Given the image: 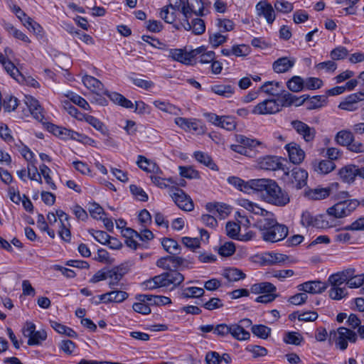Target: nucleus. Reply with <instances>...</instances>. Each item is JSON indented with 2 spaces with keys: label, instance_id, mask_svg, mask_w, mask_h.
I'll return each mask as SVG.
<instances>
[{
  "label": "nucleus",
  "instance_id": "nucleus-53",
  "mask_svg": "<svg viewBox=\"0 0 364 364\" xmlns=\"http://www.w3.org/2000/svg\"><path fill=\"white\" fill-rule=\"evenodd\" d=\"M88 205L90 215L95 219L101 220L102 215L105 214L103 208L96 203H90Z\"/></svg>",
  "mask_w": 364,
  "mask_h": 364
},
{
  "label": "nucleus",
  "instance_id": "nucleus-6",
  "mask_svg": "<svg viewBox=\"0 0 364 364\" xmlns=\"http://www.w3.org/2000/svg\"><path fill=\"white\" fill-rule=\"evenodd\" d=\"M349 197L347 191H342L338 194V199L341 200L326 210V218H343L349 215L360 205L358 200H346Z\"/></svg>",
  "mask_w": 364,
  "mask_h": 364
},
{
  "label": "nucleus",
  "instance_id": "nucleus-10",
  "mask_svg": "<svg viewBox=\"0 0 364 364\" xmlns=\"http://www.w3.org/2000/svg\"><path fill=\"white\" fill-rule=\"evenodd\" d=\"M284 175L297 189L302 188L307 183L308 173L301 168L294 167L290 171L285 168Z\"/></svg>",
  "mask_w": 364,
  "mask_h": 364
},
{
  "label": "nucleus",
  "instance_id": "nucleus-54",
  "mask_svg": "<svg viewBox=\"0 0 364 364\" xmlns=\"http://www.w3.org/2000/svg\"><path fill=\"white\" fill-rule=\"evenodd\" d=\"M226 233L230 237L237 240L240 234V226L234 222H228L225 227Z\"/></svg>",
  "mask_w": 364,
  "mask_h": 364
},
{
  "label": "nucleus",
  "instance_id": "nucleus-44",
  "mask_svg": "<svg viewBox=\"0 0 364 364\" xmlns=\"http://www.w3.org/2000/svg\"><path fill=\"white\" fill-rule=\"evenodd\" d=\"M46 338L47 333L45 330L36 331L35 333L28 338L27 343L28 346H38Z\"/></svg>",
  "mask_w": 364,
  "mask_h": 364
},
{
  "label": "nucleus",
  "instance_id": "nucleus-57",
  "mask_svg": "<svg viewBox=\"0 0 364 364\" xmlns=\"http://www.w3.org/2000/svg\"><path fill=\"white\" fill-rule=\"evenodd\" d=\"M218 127L228 131L234 130L236 127V122L233 117L230 116H221Z\"/></svg>",
  "mask_w": 364,
  "mask_h": 364
},
{
  "label": "nucleus",
  "instance_id": "nucleus-50",
  "mask_svg": "<svg viewBox=\"0 0 364 364\" xmlns=\"http://www.w3.org/2000/svg\"><path fill=\"white\" fill-rule=\"evenodd\" d=\"M169 9H171L169 5L162 8L161 11L160 12V16L162 19L164 20L165 22H166L168 23H172L173 21H175V20L176 18V10L171 9V11H170Z\"/></svg>",
  "mask_w": 364,
  "mask_h": 364
},
{
  "label": "nucleus",
  "instance_id": "nucleus-52",
  "mask_svg": "<svg viewBox=\"0 0 364 364\" xmlns=\"http://www.w3.org/2000/svg\"><path fill=\"white\" fill-rule=\"evenodd\" d=\"M41 174L43 175L46 183L49 186V188L52 190L56 189V186L53 182L51 176H50V169L46 164H42L39 167Z\"/></svg>",
  "mask_w": 364,
  "mask_h": 364
},
{
  "label": "nucleus",
  "instance_id": "nucleus-37",
  "mask_svg": "<svg viewBox=\"0 0 364 364\" xmlns=\"http://www.w3.org/2000/svg\"><path fill=\"white\" fill-rule=\"evenodd\" d=\"M223 276L229 282H237L245 278V274L237 268H228L224 270Z\"/></svg>",
  "mask_w": 364,
  "mask_h": 364
},
{
  "label": "nucleus",
  "instance_id": "nucleus-31",
  "mask_svg": "<svg viewBox=\"0 0 364 364\" xmlns=\"http://www.w3.org/2000/svg\"><path fill=\"white\" fill-rule=\"evenodd\" d=\"M12 147L19 151L22 156L28 161L29 164L36 161L34 159V154L33 151L20 140H18L16 143H14V145Z\"/></svg>",
  "mask_w": 364,
  "mask_h": 364
},
{
  "label": "nucleus",
  "instance_id": "nucleus-47",
  "mask_svg": "<svg viewBox=\"0 0 364 364\" xmlns=\"http://www.w3.org/2000/svg\"><path fill=\"white\" fill-rule=\"evenodd\" d=\"M228 40V36L223 35L220 32H215L210 34L209 42L213 48H217L225 43Z\"/></svg>",
  "mask_w": 364,
  "mask_h": 364
},
{
  "label": "nucleus",
  "instance_id": "nucleus-35",
  "mask_svg": "<svg viewBox=\"0 0 364 364\" xmlns=\"http://www.w3.org/2000/svg\"><path fill=\"white\" fill-rule=\"evenodd\" d=\"M194 158L199 163L205 165L212 170L217 169L216 164L213 162L212 158L206 153L197 151L193 154Z\"/></svg>",
  "mask_w": 364,
  "mask_h": 364
},
{
  "label": "nucleus",
  "instance_id": "nucleus-27",
  "mask_svg": "<svg viewBox=\"0 0 364 364\" xmlns=\"http://www.w3.org/2000/svg\"><path fill=\"white\" fill-rule=\"evenodd\" d=\"M262 166L267 170L281 169L284 172V166L279 162V159L275 156H267L262 161Z\"/></svg>",
  "mask_w": 364,
  "mask_h": 364
},
{
  "label": "nucleus",
  "instance_id": "nucleus-38",
  "mask_svg": "<svg viewBox=\"0 0 364 364\" xmlns=\"http://www.w3.org/2000/svg\"><path fill=\"white\" fill-rule=\"evenodd\" d=\"M259 90L267 94L276 96L279 94L281 90V83L279 82L268 81L260 87Z\"/></svg>",
  "mask_w": 364,
  "mask_h": 364
},
{
  "label": "nucleus",
  "instance_id": "nucleus-43",
  "mask_svg": "<svg viewBox=\"0 0 364 364\" xmlns=\"http://www.w3.org/2000/svg\"><path fill=\"white\" fill-rule=\"evenodd\" d=\"M161 244L164 250L171 255H176L179 252L180 247L173 239L164 238Z\"/></svg>",
  "mask_w": 364,
  "mask_h": 364
},
{
  "label": "nucleus",
  "instance_id": "nucleus-40",
  "mask_svg": "<svg viewBox=\"0 0 364 364\" xmlns=\"http://www.w3.org/2000/svg\"><path fill=\"white\" fill-rule=\"evenodd\" d=\"M356 96L348 95L344 101L341 102L338 107L341 109L352 112L358 109V102L355 100Z\"/></svg>",
  "mask_w": 364,
  "mask_h": 364
},
{
  "label": "nucleus",
  "instance_id": "nucleus-34",
  "mask_svg": "<svg viewBox=\"0 0 364 364\" xmlns=\"http://www.w3.org/2000/svg\"><path fill=\"white\" fill-rule=\"evenodd\" d=\"M336 167L335 164L328 160H322L314 164V170L318 174H327L332 171Z\"/></svg>",
  "mask_w": 364,
  "mask_h": 364
},
{
  "label": "nucleus",
  "instance_id": "nucleus-22",
  "mask_svg": "<svg viewBox=\"0 0 364 364\" xmlns=\"http://www.w3.org/2000/svg\"><path fill=\"white\" fill-rule=\"evenodd\" d=\"M250 291L256 294H275L277 287L271 282H263L252 285Z\"/></svg>",
  "mask_w": 364,
  "mask_h": 364
},
{
  "label": "nucleus",
  "instance_id": "nucleus-63",
  "mask_svg": "<svg viewBox=\"0 0 364 364\" xmlns=\"http://www.w3.org/2000/svg\"><path fill=\"white\" fill-rule=\"evenodd\" d=\"M0 137L6 141L11 146L14 145L17 141L13 138L10 134V130L6 125H0Z\"/></svg>",
  "mask_w": 364,
  "mask_h": 364
},
{
  "label": "nucleus",
  "instance_id": "nucleus-13",
  "mask_svg": "<svg viewBox=\"0 0 364 364\" xmlns=\"http://www.w3.org/2000/svg\"><path fill=\"white\" fill-rule=\"evenodd\" d=\"M129 267L125 264H121L119 266L114 267L113 268L107 269V279L109 280V287L113 289L114 286L117 285L119 282L123 277L128 272Z\"/></svg>",
  "mask_w": 364,
  "mask_h": 364
},
{
  "label": "nucleus",
  "instance_id": "nucleus-12",
  "mask_svg": "<svg viewBox=\"0 0 364 364\" xmlns=\"http://www.w3.org/2000/svg\"><path fill=\"white\" fill-rule=\"evenodd\" d=\"M291 125L296 133L302 136L305 141L311 142L314 139L316 130L314 127H311L306 123L299 120L291 121Z\"/></svg>",
  "mask_w": 364,
  "mask_h": 364
},
{
  "label": "nucleus",
  "instance_id": "nucleus-62",
  "mask_svg": "<svg viewBox=\"0 0 364 364\" xmlns=\"http://www.w3.org/2000/svg\"><path fill=\"white\" fill-rule=\"evenodd\" d=\"M18 99L13 96H6L3 102V107L6 112H11L18 107Z\"/></svg>",
  "mask_w": 364,
  "mask_h": 364
},
{
  "label": "nucleus",
  "instance_id": "nucleus-48",
  "mask_svg": "<svg viewBox=\"0 0 364 364\" xmlns=\"http://www.w3.org/2000/svg\"><path fill=\"white\" fill-rule=\"evenodd\" d=\"M67 97L72 101L74 104L77 106L82 107L85 110H88L90 109V105L88 102L81 96L74 92H69L67 95Z\"/></svg>",
  "mask_w": 364,
  "mask_h": 364
},
{
  "label": "nucleus",
  "instance_id": "nucleus-42",
  "mask_svg": "<svg viewBox=\"0 0 364 364\" xmlns=\"http://www.w3.org/2000/svg\"><path fill=\"white\" fill-rule=\"evenodd\" d=\"M175 123L185 130L196 131L198 129V124L195 120L177 117L175 119Z\"/></svg>",
  "mask_w": 364,
  "mask_h": 364
},
{
  "label": "nucleus",
  "instance_id": "nucleus-23",
  "mask_svg": "<svg viewBox=\"0 0 364 364\" xmlns=\"http://www.w3.org/2000/svg\"><path fill=\"white\" fill-rule=\"evenodd\" d=\"M339 176L343 182L351 183L358 175V167L353 165L346 166L339 171Z\"/></svg>",
  "mask_w": 364,
  "mask_h": 364
},
{
  "label": "nucleus",
  "instance_id": "nucleus-21",
  "mask_svg": "<svg viewBox=\"0 0 364 364\" xmlns=\"http://www.w3.org/2000/svg\"><path fill=\"white\" fill-rule=\"evenodd\" d=\"M252 181H257V179H252L248 181H245L236 176H230L228 178V182L230 184L232 185L240 191H244L245 193H250L251 190L254 191V187L251 184V182Z\"/></svg>",
  "mask_w": 364,
  "mask_h": 364
},
{
  "label": "nucleus",
  "instance_id": "nucleus-36",
  "mask_svg": "<svg viewBox=\"0 0 364 364\" xmlns=\"http://www.w3.org/2000/svg\"><path fill=\"white\" fill-rule=\"evenodd\" d=\"M210 90L224 97H230L235 92V88L230 85H215L211 86Z\"/></svg>",
  "mask_w": 364,
  "mask_h": 364
},
{
  "label": "nucleus",
  "instance_id": "nucleus-60",
  "mask_svg": "<svg viewBox=\"0 0 364 364\" xmlns=\"http://www.w3.org/2000/svg\"><path fill=\"white\" fill-rule=\"evenodd\" d=\"M155 162L151 161L144 156L139 155L137 157L136 164L143 171L151 173V165H154Z\"/></svg>",
  "mask_w": 364,
  "mask_h": 364
},
{
  "label": "nucleus",
  "instance_id": "nucleus-24",
  "mask_svg": "<svg viewBox=\"0 0 364 364\" xmlns=\"http://www.w3.org/2000/svg\"><path fill=\"white\" fill-rule=\"evenodd\" d=\"M206 209L213 214L218 213L221 218H225L230 213V208L225 204L219 203H208Z\"/></svg>",
  "mask_w": 364,
  "mask_h": 364
},
{
  "label": "nucleus",
  "instance_id": "nucleus-30",
  "mask_svg": "<svg viewBox=\"0 0 364 364\" xmlns=\"http://www.w3.org/2000/svg\"><path fill=\"white\" fill-rule=\"evenodd\" d=\"M231 329L230 334L235 339L238 341H246L250 337V334L248 331L244 329L241 326L234 323L230 325Z\"/></svg>",
  "mask_w": 364,
  "mask_h": 364
},
{
  "label": "nucleus",
  "instance_id": "nucleus-1",
  "mask_svg": "<svg viewBox=\"0 0 364 364\" xmlns=\"http://www.w3.org/2000/svg\"><path fill=\"white\" fill-rule=\"evenodd\" d=\"M254 191L260 193L262 199L272 205L283 207L290 202L288 193L272 179L259 178L251 182Z\"/></svg>",
  "mask_w": 364,
  "mask_h": 364
},
{
  "label": "nucleus",
  "instance_id": "nucleus-15",
  "mask_svg": "<svg viewBox=\"0 0 364 364\" xmlns=\"http://www.w3.org/2000/svg\"><path fill=\"white\" fill-rule=\"evenodd\" d=\"M327 287L328 285L326 283L318 280L306 282L298 286L299 291H303L306 294L309 293L313 294H321Z\"/></svg>",
  "mask_w": 364,
  "mask_h": 364
},
{
  "label": "nucleus",
  "instance_id": "nucleus-9",
  "mask_svg": "<svg viewBox=\"0 0 364 364\" xmlns=\"http://www.w3.org/2000/svg\"><path fill=\"white\" fill-rule=\"evenodd\" d=\"M169 195L177 206L185 211H191L194 208L192 199L181 188L172 186L169 190Z\"/></svg>",
  "mask_w": 364,
  "mask_h": 364
},
{
  "label": "nucleus",
  "instance_id": "nucleus-49",
  "mask_svg": "<svg viewBox=\"0 0 364 364\" xmlns=\"http://www.w3.org/2000/svg\"><path fill=\"white\" fill-rule=\"evenodd\" d=\"M83 119L97 130L100 131L102 133H105V127L104 124L96 117L85 114L82 117V120Z\"/></svg>",
  "mask_w": 364,
  "mask_h": 364
},
{
  "label": "nucleus",
  "instance_id": "nucleus-2",
  "mask_svg": "<svg viewBox=\"0 0 364 364\" xmlns=\"http://www.w3.org/2000/svg\"><path fill=\"white\" fill-rule=\"evenodd\" d=\"M253 226L259 230L261 237L267 242L274 243L283 240L289 233L288 228L279 223L270 213L267 216L257 219Z\"/></svg>",
  "mask_w": 364,
  "mask_h": 364
},
{
  "label": "nucleus",
  "instance_id": "nucleus-59",
  "mask_svg": "<svg viewBox=\"0 0 364 364\" xmlns=\"http://www.w3.org/2000/svg\"><path fill=\"white\" fill-rule=\"evenodd\" d=\"M235 252V245L232 242H226L218 250V253L223 257H230Z\"/></svg>",
  "mask_w": 364,
  "mask_h": 364
},
{
  "label": "nucleus",
  "instance_id": "nucleus-56",
  "mask_svg": "<svg viewBox=\"0 0 364 364\" xmlns=\"http://www.w3.org/2000/svg\"><path fill=\"white\" fill-rule=\"evenodd\" d=\"M180 175L188 179L198 178L199 173L191 166H179Z\"/></svg>",
  "mask_w": 364,
  "mask_h": 364
},
{
  "label": "nucleus",
  "instance_id": "nucleus-39",
  "mask_svg": "<svg viewBox=\"0 0 364 364\" xmlns=\"http://www.w3.org/2000/svg\"><path fill=\"white\" fill-rule=\"evenodd\" d=\"M288 89L294 92H298L304 89V80L299 76H294L287 82Z\"/></svg>",
  "mask_w": 364,
  "mask_h": 364
},
{
  "label": "nucleus",
  "instance_id": "nucleus-8",
  "mask_svg": "<svg viewBox=\"0 0 364 364\" xmlns=\"http://www.w3.org/2000/svg\"><path fill=\"white\" fill-rule=\"evenodd\" d=\"M333 220L327 219L324 214L314 218L308 211L304 212L301 218V223L306 228L313 226L317 228H328L333 225Z\"/></svg>",
  "mask_w": 364,
  "mask_h": 364
},
{
  "label": "nucleus",
  "instance_id": "nucleus-33",
  "mask_svg": "<svg viewBox=\"0 0 364 364\" xmlns=\"http://www.w3.org/2000/svg\"><path fill=\"white\" fill-rule=\"evenodd\" d=\"M196 55L200 54L198 61L203 64L212 63L215 58L214 51H207L203 47L198 48L193 51Z\"/></svg>",
  "mask_w": 364,
  "mask_h": 364
},
{
  "label": "nucleus",
  "instance_id": "nucleus-25",
  "mask_svg": "<svg viewBox=\"0 0 364 364\" xmlns=\"http://www.w3.org/2000/svg\"><path fill=\"white\" fill-rule=\"evenodd\" d=\"M169 57L173 60L182 63L186 65H190L192 61V57L189 53L185 52L182 49H171L169 50Z\"/></svg>",
  "mask_w": 364,
  "mask_h": 364
},
{
  "label": "nucleus",
  "instance_id": "nucleus-18",
  "mask_svg": "<svg viewBox=\"0 0 364 364\" xmlns=\"http://www.w3.org/2000/svg\"><path fill=\"white\" fill-rule=\"evenodd\" d=\"M289 157V160L294 164H301L305 157L304 151L296 143H290L285 146Z\"/></svg>",
  "mask_w": 364,
  "mask_h": 364
},
{
  "label": "nucleus",
  "instance_id": "nucleus-5",
  "mask_svg": "<svg viewBox=\"0 0 364 364\" xmlns=\"http://www.w3.org/2000/svg\"><path fill=\"white\" fill-rule=\"evenodd\" d=\"M184 281V276L176 270H170L146 280L141 284L144 289L153 290L157 288L179 286Z\"/></svg>",
  "mask_w": 364,
  "mask_h": 364
},
{
  "label": "nucleus",
  "instance_id": "nucleus-7",
  "mask_svg": "<svg viewBox=\"0 0 364 364\" xmlns=\"http://www.w3.org/2000/svg\"><path fill=\"white\" fill-rule=\"evenodd\" d=\"M332 335L334 337L337 336L336 346L341 350H344L348 348V341L354 343L358 339V335L355 331L345 327L338 328L337 333L335 331H331V338Z\"/></svg>",
  "mask_w": 364,
  "mask_h": 364
},
{
  "label": "nucleus",
  "instance_id": "nucleus-11",
  "mask_svg": "<svg viewBox=\"0 0 364 364\" xmlns=\"http://www.w3.org/2000/svg\"><path fill=\"white\" fill-rule=\"evenodd\" d=\"M203 4L200 0H187L183 2L181 6V13L184 18H191L192 14L196 16H203Z\"/></svg>",
  "mask_w": 364,
  "mask_h": 364
},
{
  "label": "nucleus",
  "instance_id": "nucleus-20",
  "mask_svg": "<svg viewBox=\"0 0 364 364\" xmlns=\"http://www.w3.org/2000/svg\"><path fill=\"white\" fill-rule=\"evenodd\" d=\"M295 64V59L288 57H282L273 63L272 68L277 73H284L289 71Z\"/></svg>",
  "mask_w": 364,
  "mask_h": 364
},
{
  "label": "nucleus",
  "instance_id": "nucleus-29",
  "mask_svg": "<svg viewBox=\"0 0 364 364\" xmlns=\"http://www.w3.org/2000/svg\"><path fill=\"white\" fill-rule=\"evenodd\" d=\"M353 133L347 129L339 131L335 136V141L343 146H348L353 139Z\"/></svg>",
  "mask_w": 364,
  "mask_h": 364
},
{
  "label": "nucleus",
  "instance_id": "nucleus-26",
  "mask_svg": "<svg viewBox=\"0 0 364 364\" xmlns=\"http://www.w3.org/2000/svg\"><path fill=\"white\" fill-rule=\"evenodd\" d=\"M0 63L3 65L4 70L6 73L10 75L13 78L19 81L21 78H23V77L20 73L18 69L15 66V65L8 58L4 55L3 60H0Z\"/></svg>",
  "mask_w": 364,
  "mask_h": 364
},
{
  "label": "nucleus",
  "instance_id": "nucleus-4",
  "mask_svg": "<svg viewBox=\"0 0 364 364\" xmlns=\"http://www.w3.org/2000/svg\"><path fill=\"white\" fill-rule=\"evenodd\" d=\"M82 82L87 89L96 95L103 94L107 95L112 102L123 107L127 109L134 107V104L129 100L118 92L109 93L107 90H105L104 85L99 80L92 76L85 75L82 77Z\"/></svg>",
  "mask_w": 364,
  "mask_h": 364
},
{
  "label": "nucleus",
  "instance_id": "nucleus-45",
  "mask_svg": "<svg viewBox=\"0 0 364 364\" xmlns=\"http://www.w3.org/2000/svg\"><path fill=\"white\" fill-rule=\"evenodd\" d=\"M215 25L220 33L230 31L235 28L234 23L228 18H217Z\"/></svg>",
  "mask_w": 364,
  "mask_h": 364
},
{
  "label": "nucleus",
  "instance_id": "nucleus-51",
  "mask_svg": "<svg viewBox=\"0 0 364 364\" xmlns=\"http://www.w3.org/2000/svg\"><path fill=\"white\" fill-rule=\"evenodd\" d=\"M303 341L302 336L297 332H288L284 337V341L287 344L299 346Z\"/></svg>",
  "mask_w": 364,
  "mask_h": 364
},
{
  "label": "nucleus",
  "instance_id": "nucleus-58",
  "mask_svg": "<svg viewBox=\"0 0 364 364\" xmlns=\"http://www.w3.org/2000/svg\"><path fill=\"white\" fill-rule=\"evenodd\" d=\"M109 302H115V303H121L126 300L129 294L124 291L121 290H115V291H111L109 292Z\"/></svg>",
  "mask_w": 364,
  "mask_h": 364
},
{
  "label": "nucleus",
  "instance_id": "nucleus-32",
  "mask_svg": "<svg viewBox=\"0 0 364 364\" xmlns=\"http://www.w3.org/2000/svg\"><path fill=\"white\" fill-rule=\"evenodd\" d=\"M205 293L203 289L196 287H182L180 296L183 299L198 298Z\"/></svg>",
  "mask_w": 364,
  "mask_h": 364
},
{
  "label": "nucleus",
  "instance_id": "nucleus-19",
  "mask_svg": "<svg viewBox=\"0 0 364 364\" xmlns=\"http://www.w3.org/2000/svg\"><path fill=\"white\" fill-rule=\"evenodd\" d=\"M258 16L265 18L268 23H272L275 19V14L272 6L266 1H259L256 5Z\"/></svg>",
  "mask_w": 364,
  "mask_h": 364
},
{
  "label": "nucleus",
  "instance_id": "nucleus-16",
  "mask_svg": "<svg viewBox=\"0 0 364 364\" xmlns=\"http://www.w3.org/2000/svg\"><path fill=\"white\" fill-rule=\"evenodd\" d=\"M354 274L355 269L353 268H348L331 274L328 277V282L331 286H341L343 283H346L348 284L351 276Z\"/></svg>",
  "mask_w": 364,
  "mask_h": 364
},
{
  "label": "nucleus",
  "instance_id": "nucleus-28",
  "mask_svg": "<svg viewBox=\"0 0 364 364\" xmlns=\"http://www.w3.org/2000/svg\"><path fill=\"white\" fill-rule=\"evenodd\" d=\"M239 204L245 208L246 210L256 214L259 215L262 217L267 216L269 215V212L267 211L264 209L261 208L258 205H257L255 203H253L252 202L250 201L247 199H241L239 200Z\"/></svg>",
  "mask_w": 364,
  "mask_h": 364
},
{
  "label": "nucleus",
  "instance_id": "nucleus-55",
  "mask_svg": "<svg viewBox=\"0 0 364 364\" xmlns=\"http://www.w3.org/2000/svg\"><path fill=\"white\" fill-rule=\"evenodd\" d=\"M347 294L346 288H341L340 286H331L329 290V296L333 300H341Z\"/></svg>",
  "mask_w": 364,
  "mask_h": 364
},
{
  "label": "nucleus",
  "instance_id": "nucleus-17",
  "mask_svg": "<svg viewBox=\"0 0 364 364\" xmlns=\"http://www.w3.org/2000/svg\"><path fill=\"white\" fill-rule=\"evenodd\" d=\"M25 103L36 119L39 122L44 119V110L36 99L31 96H26Z\"/></svg>",
  "mask_w": 364,
  "mask_h": 364
},
{
  "label": "nucleus",
  "instance_id": "nucleus-46",
  "mask_svg": "<svg viewBox=\"0 0 364 364\" xmlns=\"http://www.w3.org/2000/svg\"><path fill=\"white\" fill-rule=\"evenodd\" d=\"M251 330L253 334L262 339L267 338L271 333V328L264 325H255Z\"/></svg>",
  "mask_w": 364,
  "mask_h": 364
},
{
  "label": "nucleus",
  "instance_id": "nucleus-61",
  "mask_svg": "<svg viewBox=\"0 0 364 364\" xmlns=\"http://www.w3.org/2000/svg\"><path fill=\"white\" fill-rule=\"evenodd\" d=\"M237 141L239 144H242L245 146H246L248 149H250L252 151V148H255L256 146H259L260 144L259 141L250 139L246 137L244 135H238L237 136Z\"/></svg>",
  "mask_w": 364,
  "mask_h": 364
},
{
  "label": "nucleus",
  "instance_id": "nucleus-14",
  "mask_svg": "<svg viewBox=\"0 0 364 364\" xmlns=\"http://www.w3.org/2000/svg\"><path fill=\"white\" fill-rule=\"evenodd\" d=\"M190 18H184L181 21V26L186 31H192L195 35H201L205 31V25L203 20L195 18L189 21Z\"/></svg>",
  "mask_w": 364,
  "mask_h": 364
},
{
  "label": "nucleus",
  "instance_id": "nucleus-3",
  "mask_svg": "<svg viewBox=\"0 0 364 364\" xmlns=\"http://www.w3.org/2000/svg\"><path fill=\"white\" fill-rule=\"evenodd\" d=\"M308 96L297 97L289 92H285L277 100H265L254 107L252 113L254 114H272L280 111L282 107H299L304 104Z\"/></svg>",
  "mask_w": 364,
  "mask_h": 364
},
{
  "label": "nucleus",
  "instance_id": "nucleus-41",
  "mask_svg": "<svg viewBox=\"0 0 364 364\" xmlns=\"http://www.w3.org/2000/svg\"><path fill=\"white\" fill-rule=\"evenodd\" d=\"M50 326L55 331H56L59 333L65 334L70 338L77 337V333L75 331L57 321H50Z\"/></svg>",
  "mask_w": 364,
  "mask_h": 364
},
{
  "label": "nucleus",
  "instance_id": "nucleus-64",
  "mask_svg": "<svg viewBox=\"0 0 364 364\" xmlns=\"http://www.w3.org/2000/svg\"><path fill=\"white\" fill-rule=\"evenodd\" d=\"M63 103L65 109L68 111L69 114L79 120H82V117L85 114L80 112L78 109L74 107L68 100H65Z\"/></svg>",
  "mask_w": 364,
  "mask_h": 364
}]
</instances>
